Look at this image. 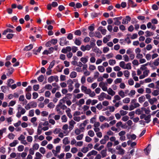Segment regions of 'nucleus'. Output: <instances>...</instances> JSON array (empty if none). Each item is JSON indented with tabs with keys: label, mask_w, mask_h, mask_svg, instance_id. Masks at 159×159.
Returning <instances> with one entry per match:
<instances>
[{
	"label": "nucleus",
	"mask_w": 159,
	"mask_h": 159,
	"mask_svg": "<svg viewBox=\"0 0 159 159\" xmlns=\"http://www.w3.org/2000/svg\"><path fill=\"white\" fill-rule=\"evenodd\" d=\"M140 117L141 119L144 118L145 120V122L147 123H149L151 121V115H150L147 116L145 114H143L140 115Z\"/></svg>",
	"instance_id": "nucleus-4"
},
{
	"label": "nucleus",
	"mask_w": 159,
	"mask_h": 159,
	"mask_svg": "<svg viewBox=\"0 0 159 159\" xmlns=\"http://www.w3.org/2000/svg\"><path fill=\"white\" fill-rule=\"evenodd\" d=\"M80 61L83 63H86L88 61V57H82L80 59Z\"/></svg>",
	"instance_id": "nucleus-41"
},
{
	"label": "nucleus",
	"mask_w": 159,
	"mask_h": 159,
	"mask_svg": "<svg viewBox=\"0 0 159 159\" xmlns=\"http://www.w3.org/2000/svg\"><path fill=\"white\" fill-rule=\"evenodd\" d=\"M120 113L121 116H124L127 114L128 112L123 110H120Z\"/></svg>",
	"instance_id": "nucleus-56"
},
{
	"label": "nucleus",
	"mask_w": 159,
	"mask_h": 159,
	"mask_svg": "<svg viewBox=\"0 0 159 159\" xmlns=\"http://www.w3.org/2000/svg\"><path fill=\"white\" fill-rule=\"evenodd\" d=\"M98 30L100 31L102 34L103 35H105L106 34L107 30L105 29H103L102 27L100 26L98 28Z\"/></svg>",
	"instance_id": "nucleus-25"
},
{
	"label": "nucleus",
	"mask_w": 159,
	"mask_h": 159,
	"mask_svg": "<svg viewBox=\"0 0 159 159\" xmlns=\"http://www.w3.org/2000/svg\"><path fill=\"white\" fill-rule=\"evenodd\" d=\"M150 72V71L149 70H144L143 72V74L145 77H147L148 75V74Z\"/></svg>",
	"instance_id": "nucleus-59"
},
{
	"label": "nucleus",
	"mask_w": 159,
	"mask_h": 159,
	"mask_svg": "<svg viewBox=\"0 0 159 159\" xmlns=\"http://www.w3.org/2000/svg\"><path fill=\"white\" fill-rule=\"evenodd\" d=\"M8 32L13 33V31L12 30L10 29L7 28L3 31V32L2 33V34L4 35H5Z\"/></svg>",
	"instance_id": "nucleus-29"
},
{
	"label": "nucleus",
	"mask_w": 159,
	"mask_h": 159,
	"mask_svg": "<svg viewBox=\"0 0 159 159\" xmlns=\"http://www.w3.org/2000/svg\"><path fill=\"white\" fill-rule=\"evenodd\" d=\"M76 123V122L74 120H71L69 122V129H72L74 127V125H75Z\"/></svg>",
	"instance_id": "nucleus-18"
},
{
	"label": "nucleus",
	"mask_w": 159,
	"mask_h": 159,
	"mask_svg": "<svg viewBox=\"0 0 159 159\" xmlns=\"http://www.w3.org/2000/svg\"><path fill=\"white\" fill-rule=\"evenodd\" d=\"M71 48L70 46H67L66 48H64L62 49L61 52L63 53L66 54L67 52H71Z\"/></svg>",
	"instance_id": "nucleus-15"
},
{
	"label": "nucleus",
	"mask_w": 159,
	"mask_h": 159,
	"mask_svg": "<svg viewBox=\"0 0 159 159\" xmlns=\"http://www.w3.org/2000/svg\"><path fill=\"white\" fill-rule=\"evenodd\" d=\"M63 143L65 145H67L70 143L69 138L67 137L65 138L62 140Z\"/></svg>",
	"instance_id": "nucleus-26"
},
{
	"label": "nucleus",
	"mask_w": 159,
	"mask_h": 159,
	"mask_svg": "<svg viewBox=\"0 0 159 159\" xmlns=\"http://www.w3.org/2000/svg\"><path fill=\"white\" fill-rule=\"evenodd\" d=\"M145 98L144 96H142L139 98V101L140 103H142L145 101Z\"/></svg>",
	"instance_id": "nucleus-38"
},
{
	"label": "nucleus",
	"mask_w": 159,
	"mask_h": 159,
	"mask_svg": "<svg viewBox=\"0 0 159 159\" xmlns=\"http://www.w3.org/2000/svg\"><path fill=\"white\" fill-rule=\"evenodd\" d=\"M58 80V77L57 76H51L48 79V81L50 83H51L53 81H55L57 82Z\"/></svg>",
	"instance_id": "nucleus-9"
},
{
	"label": "nucleus",
	"mask_w": 159,
	"mask_h": 159,
	"mask_svg": "<svg viewBox=\"0 0 159 159\" xmlns=\"http://www.w3.org/2000/svg\"><path fill=\"white\" fill-rule=\"evenodd\" d=\"M75 43L76 45L80 46L81 45V42L79 39H76L75 41Z\"/></svg>",
	"instance_id": "nucleus-58"
},
{
	"label": "nucleus",
	"mask_w": 159,
	"mask_h": 159,
	"mask_svg": "<svg viewBox=\"0 0 159 159\" xmlns=\"http://www.w3.org/2000/svg\"><path fill=\"white\" fill-rule=\"evenodd\" d=\"M18 112L16 114V116L19 118L21 115L24 114L26 112L25 109L22 107L20 105H19L17 107Z\"/></svg>",
	"instance_id": "nucleus-3"
},
{
	"label": "nucleus",
	"mask_w": 159,
	"mask_h": 159,
	"mask_svg": "<svg viewBox=\"0 0 159 159\" xmlns=\"http://www.w3.org/2000/svg\"><path fill=\"white\" fill-rule=\"evenodd\" d=\"M77 76V73L75 71L72 72L70 75V77L71 78H75Z\"/></svg>",
	"instance_id": "nucleus-37"
},
{
	"label": "nucleus",
	"mask_w": 159,
	"mask_h": 159,
	"mask_svg": "<svg viewBox=\"0 0 159 159\" xmlns=\"http://www.w3.org/2000/svg\"><path fill=\"white\" fill-rule=\"evenodd\" d=\"M19 100L20 101L23 102L22 104L23 105H26L27 103V101L25 98L24 96L23 95H22L20 96Z\"/></svg>",
	"instance_id": "nucleus-16"
},
{
	"label": "nucleus",
	"mask_w": 159,
	"mask_h": 159,
	"mask_svg": "<svg viewBox=\"0 0 159 159\" xmlns=\"http://www.w3.org/2000/svg\"><path fill=\"white\" fill-rule=\"evenodd\" d=\"M122 81V79L120 78H118L116 79L114 81L115 84H117L118 83H120Z\"/></svg>",
	"instance_id": "nucleus-47"
},
{
	"label": "nucleus",
	"mask_w": 159,
	"mask_h": 159,
	"mask_svg": "<svg viewBox=\"0 0 159 159\" xmlns=\"http://www.w3.org/2000/svg\"><path fill=\"white\" fill-rule=\"evenodd\" d=\"M123 59L125 62H128L129 60V58L128 56L126 54L124 55L123 56Z\"/></svg>",
	"instance_id": "nucleus-50"
},
{
	"label": "nucleus",
	"mask_w": 159,
	"mask_h": 159,
	"mask_svg": "<svg viewBox=\"0 0 159 159\" xmlns=\"http://www.w3.org/2000/svg\"><path fill=\"white\" fill-rule=\"evenodd\" d=\"M82 91L85 94L89 95L91 97H93L95 95V93L94 91H92L89 88L87 89V87L84 85H82L81 87Z\"/></svg>",
	"instance_id": "nucleus-2"
},
{
	"label": "nucleus",
	"mask_w": 159,
	"mask_h": 159,
	"mask_svg": "<svg viewBox=\"0 0 159 159\" xmlns=\"http://www.w3.org/2000/svg\"><path fill=\"white\" fill-rule=\"evenodd\" d=\"M100 154L102 158L106 157L107 155V150L104 149L102 150L100 152Z\"/></svg>",
	"instance_id": "nucleus-22"
},
{
	"label": "nucleus",
	"mask_w": 159,
	"mask_h": 159,
	"mask_svg": "<svg viewBox=\"0 0 159 159\" xmlns=\"http://www.w3.org/2000/svg\"><path fill=\"white\" fill-rule=\"evenodd\" d=\"M15 136V135L12 133L9 134L7 136L8 138L10 139H13Z\"/></svg>",
	"instance_id": "nucleus-54"
},
{
	"label": "nucleus",
	"mask_w": 159,
	"mask_h": 159,
	"mask_svg": "<svg viewBox=\"0 0 159 159\" xmlns=\"http://www.w3.org/2000/svg\"><path fill=\"white\" fill-rule=\"evenodd\" d=\"M152 95L154 96H157L159 94V91L157 90H155L152 93Z\"/></svg>",
	"instance_id": "nucleus-48"
},
{
	"label": "nucleus",
	"mask_w": 159,
	"mask_h": 159,
	"mask_svg": "<svg viewBox=\"0 0 159 159\" xmlns=\"http://www.w3.org/2000/svg\"><path fill=\"white\" fill-rule=\"evenodd\" d=\"M157 99L156 98H150L148 100V102L151 105L153 104L155 102L157 101Z\"/></svg>",
	"instance_id": "nucleus-30"
},
{
	"label": "nucleus",
	"mask_w": 159,
	"mask_h": 159,
	"mask_svg": "<svg viewBox=\"0 0 159 159\" xmlns=\"http://www.w3.org/2000/svg\"><path fill=\"white\" fill-rule=\"evenodd\" d=\"M108 93L112 96L116 94V92L114 91L111 88H109L107 91Z\"/></svg>",
	"instance_id": "nucleus-20"
},
{
	"label": "nucleus",
	"mask_w": 159,
	"mask_h": 159,
	"mask_svg": "<svg viewBox=\"0 0 159 159\" xmlns=\"http://www.w3.org/2000/svg\"><path fill=\"white\" fill-rule=\"evenodd\" d=\"M98 69L100 72H103L105 71V68L102 66H98Z\"/></svg>",
	"instance_id": "nucleus-35"
},
{
	"label": "nucleus",
	"mask_w": 159,
	"mask_h": 159,
	"mask_svg": "<svg viewBox=\"0 0 159 159\" xmlns=\"http://www.w3.org/2000/svg\"><path fill=\"white\" fill-rule=\"evenodd\" d=\"M62 122H66L67 121V118L65 115H63L61 117Z\"/></svg>",
	"instance_id": "nucleus-55"
},
{
	"label": "nucleus",
	"mask_w": 159,
	"mask_h": 159,
	"mask_svg": "<svg viewBox=\"0 0 159 159\" xmlns=\"http://www.w3.org/2000/svg\"><path fill=\"white\" fill-rule=\"evenodd\" d=\"M121 98L118 95H115L114 97V99L113 100V103L116 102L117 101H120Z\"/></svg>",
	"instance_id": "nucleus-21"
},
{
	"label": "nucleus",
	"mask_w": 159,
	"mask_h": 159,
	"mask_svg": "<svg viewBox=\"0 0 159 159\" xmlns=\"http://www.w3.org/2000/svg\"><path fill=\"white\" fill-rule=\"evenodd\" d=\"M30 104L31 105V107L32 108H34L36 107L37 106V103L34 101H32L30 102Z\"/></svg>",
	"instance_id": "nucleus-53"
},
{
	"label": "nucleus",
	"mask_w": 159,
	"mask_h": 159,
	"mask_svg": "<svg viewBox=\"0 0 159 159\" xmlns=\"http://www.w3.org/2000/svg\"><path fill=\"white\" fill-rule=\"evenodd\" d=\"M34 111L33 109L29 111L28 116L30 117H32L34 116Z\"/></svg>",
	"instance_id": "nucleus-64"
},
{
	"label": "nucleus",
	"mask_w": 159,
	"mask_h": 159,
	"mask_svg": "<svg viewBox=\"0 0 159 159\" xmlns=\"http://www.w3.org/2000/svg\"><path fill=\"white\" fill-rule=\"evenodd\" d=\"M116 126L118 128H119L120 127L122 128L123 127L122 122L120 121L118 122L116 124Z\"/></svg>",
	"instance_id": "nucleus-62"
},
{
	"label": "nucleus",
	"mask_w": 159,
	"mask_h": 159,
	"mask_svg": "<svg viewBox=\"0 0 159 159\" xmlns=\"http://www.w3.org/2000/svg\"><path fill=\"white\" fill-rule=\"evenodd\" d=\"M109 64L111 66H113L116 64V62L115 60L110 59L108 61Z\"/></svg>",
	"instance_id": "nucleus-43"
},
{
	"label": "nucleus",
	"mask_w": 159,
	"mask_h": 159,
	"mask_svg": "<svg viewBox=\"0 0 159 159\" xmlns=\"http://www.w3.org/2000/svg\"><path fill=\"white\" fill-rule=\"evenodd\" d=\"M100 126V123L99 122H96L93 124V127H94L93 129L95 132H99L100 130L99 128Z\"/></svg>",
	"instance_id": "nucleus-8"
},
{
	"label": "nucleus",
	"mask_w": 159,
	"mask_h": 159,
	"mask_svg": "<svg viewBox=\"0 0 159 159\" xmlns=\"http://www.w3.org/2000/svg\"><path fill=\"white\" fill-rule=\"evenodd\" d=\"M69 43V41H66V39L65 37H62L60 39V45L61 46H63L64 45H66Z\"/></svg>",
	"instance_id": "nucleus-11"
},
{
	"label": "nucleus",
	"mask_w": 159,
	"mask_h": 159,
	"mask_svg": "<svg viewBox=\"0 0 159 159\" xmlns=\"http://www.w3.org/2000/svg\"><path fill=\"white\" fill-rule=\"evenodd\" d=\"M91 48V46L89 44L85 46L84 45H82L81 46L80 48V49L83 52H84L86 50L89 51Z\"/></svg>",
	"instance_id": "nucleus-14"
},
{
	"label": "nucleus",
	"mask_w": 159,
	"mask_h": 159,
	"mask_svg": "<svg viewBox=\"0 0 159 159\" xmlns=\"http://www.w3.org/2000/svg\"><path fill=\"white\" fill-rule=\"evenodd\" d=\"M66 103V105L68 106H70L72 104L71 101L69 99H68V98L67 96H65L63 97L61 99H60L57 105L55 108V110L57 112V113L59 115H62L63 114L64 111H62L61 110V109L63 110L65 109L67 110L69 107H67L65 103Z\"/></svg>",
	"instance_id": "nucleus-1"
},
{
	"label": "nucleus",
	"mask_w": 159,
	"mask_h": 159,
	"mask_svg": "<svg viewBox=\"0 0 159 159\" xmlns=\"http://www.w3.org/2000/svg\"><path fill=\"white\" fill-rule=\"evenodd\" d=\"M145 33L146 34V35H145V36L146 37L151 36L153 35V33L152 32L148 30L147 31L145 32Z\"/></svg>",
	"instance_id": "nucleus-46"
},
{
	"label": "nucleus",
	"mask_w": 159,
	"mask_h": 159,
	"mask_svg": "<svg viewBox=\"0 0 159 159\" xmlns=\"http://www.w3.org/2000/svg\"><path fill=\"white\" fill-rule=\"evenodd\" d=\"M42 48V46H40L37 50L35 49L33 50L34 53L35 55H37L38 53L40 52Z\"/></svg>",
	"instance_id": "nucleus-28"
},
{
	"label": "nucleus",
	"mask_w": 159,
	"mask_h": 159,
	"mask_svg": "<svg viewBox=\"0 0 159 159\" xmlns=\"http://www.w3.org/2000/svg\"><path fill=\"white\" fill-rule=\"evenodd\" d=\"M107 84L103 81L100 82L99 84V86L102 88L103 91H107Z\"/></svg>",
	"instance_id": "nucleus-7"
},
{
	"label": "nucleus",
	"mask_w": 159,
	"mask_h": 159,
	"mask_svg": "<svg viewBox=\"0 0 159 159\" xmlns=\"http://www.w3.org/2000/svg\"><path fill=\"white\" fill-rule=\"evenodd\" d=\"M54 115V113L50 114L48 116V118L49 119L48 120L49 123L52 124V125H54L55 124V120L52 118H53V116Z\"/></svg>",
	"instance_id": "nucleus-12"
},
{
	"label": "nucleus",
	"mask_w": 159,
	"mask_h": 159,
	"mask_svg": "<svg viewBox=\"0 0 159 159\" xmlns=\"http://www.w3.org/2000/svg\"><path fill=\"white\" fill-rule=\"evenodd\" d=\"M19 143V142L17 140H14L12 143H10L9 145L11 147H14L16 146V145L18 144Z\"/></svg>",
	"instance_id": "nucleus-24"
},
{
	"label": "nucleus",
	"mask_w": 159,
	"mask_h": 159,
	"mask_svg": "<svg viewBox=\"0 0 159 159\" xmlns=\"http://www.w3.org/2000/svg\"><path fill=\"white\" fill-rule=\"evenodd\" d=\"M13 108L12 107H9L8 108V113L9 115H11L13 114Z\"/></svg>",
	"instance_id": "nucleus-61"
},
{
	"label": "nucleus",
	"mask_w": 159,
	"mask_h": 159,
	"mask_svg": "<svg viewBox=\"0 0 159 159\" xmlns=\"http://www.w3.org/2000/svg\"><path fill=\"white\" fill-rule=\"evenodd\" d=\"M88 134V135L91 137H93L95 135L94 132L92 130L89 131Z\"/></svg>",
	"instance_id": "nucleus-45"
},
{
	"label": "nucleus",
	"mask_w": 159,
	"mask_h": 159,
	"mask_svg": "<svg viewBox=\"0 0 159 159\" xmlns=\"http://www.w3.org/2000/svg\"><path fill=\"white\" fill-rule=\"evenodd\" d=\"M18 139L20 141L21 143L24 145H26L28 144V142L25 140V136L23 134L20 135Z\"/></svg>",
	"instance_id": "nucleus-6"
},
{
	"label": "nucleus",
	"mask_w": 159,
	"mask_h": 159,
	"mask_svg": "<svg viewBox=\"0 0 159 159\" xmlns=\"http://www.w3.org/2000/svg\"><path fill=\"white\" fill-rule=\"evenodd\" d=\"M39 148V145L37 143H34L32 146V148L34 150H36L38 149Z\"/></svg>",
	"instance_id": "nucleus-31"
},
{
	"label": "nucleus",
	"mask_w": 159,
	"mask_h": 159,
	"mask_svg": "<svg viewBox=\"0 0 159 159\" xmlns=\"http://www.w3.org/2000/svg\"><path fill=\"white\" fill-rule=\"evenodd\" d=\"M116 149L117 150L116 153L118 155H123L125 153V150L122 148L120 145L116 147Z\"/></svg>",
	"instance_id": "nucleus-5"
},
{
	"label": "nucleus",
	"mask_w": 159,
	"mask_h": 159,
	"mask_svg": "<svg viewBox=\"0 0 159 159\" xmlns=\"http://www.w3.org/2000/svg\"><path fill=\"white\" fill-rule=\"evenodd\" d=\"M118 94L122 98H123L125 96V93L123 90H120L119 91Z\"/></svg>",
	"instance_id": "nucleus-36"
},
{
	"label": "nucleus",
	"mask_w": 159,
	"mask_h": 159,
	"mask_svg": "<svg viewBox=\"0 0 159 159\" xmlns=\"http://www.w3.org/2000/svg\"><path fill=\"white\" fill-rule=\"evenodd\" d=\"M98 154V152L94 150H93L89 152L87 155V156L89 157L91 155H96Z\"/></svg>",
	"instance_id": "nucleus-19"
},
{
	"label": "nucleus",
	"mask_w": 159,
	"mask_h": 159,
	"mask_svg": "<svg viewBox=\"0 0 159 159\" xmlns=\"http://www.w3.org/2000/svg\"><path fill=\"white\" fill-rule=\"evenodd\" d=\"M115 104L114 105V106L116 108L118 107L120 105H122V102L120 101H118V102H115Z\"/></svg>",
	"instance_id": "nucleus-63"
},
{
	"label": "nucleus",
	"mask_w": 159,
	"mask_h": 159,
	"mask_svg": "<svg viewBox=\"0 0 159 159\" xmlns=\"http://www.w3.org/2000/svg\"><path fill=\"white\" fill-rule=\"evenodd\" d=\"M109 139V136L107 135H105L104 136L103 139H102L100 140V142L102 144H104L106 143L107 141H108Z\"/></svg>",
	"instance_id": "nucleus-13"
},
{
	"label": "nucleus",
	"mask_w": 159,
	"mask_h": 159,
	"mask_svg": "<svg viewBox=\"0 0 159 159\" xmlns=\"http://www.w3.org/2000/svg\"><path fill=\"white\" fill-rule=\"evenodd\" d=\"M152 24L151 22H148L147 25V28L148 29L151 28L152 30H155L156 29V27L155 25H152Z\"/></svg>",
	"instance_id": "nucleus-17"
},
{
	"label": "nucleus",
	"mask_w": 159,
	"mask_h": 159,
	"mask_svg": "<svg viewBox=\"0 0 159 159\" xmlns=\"http://www.w3.org/2000/svg\"><path fill=\"white\" fill-rule=\"evenodd\" d=\"M34 159H41V158L43 157L42 155L38 152L36 153Z\"/></svg>",
	"instance_id": "nucleus-27"
},
{
	"label": "nucleus",
	"mask_w": 159,
	"mask_h": 159,
	"mask_svg": "<svg viewBox=\"0 0 159 159\" xmlns=\"http://www.w3.org/2000/svg\"><path fill=\"white\" fill-rule=\"evenodd\" d=\"M116 18L113 19V20L115 21L114 24L115 25H120L121 22L117 19H116Z\"/></svg>",
	"instance_id": "nucleus-40"
},
{
	"label": "nucleus",
	"mask_w": 159,
	"mask_h": 159,
	"mask_svg": "<svg viewBox=\"0 0 159 159\" xmlns=\"http://www.w3.org/2000/svg\"><path fill=\"white\" fill-rule=\"evenodd\" d=\"M94 36L98 38H102V36L100 33L99 32H95L94 33Z\"/></svg>",
	"instance_id": "nucleus-39"
},
{
	"label": "nucleus",
	"mask_w": 159,
	"mask_h": 159,
	"mask_svg": "<svg viewBox=\"0 0 159 159\" xmlns=\"http://www.w3.org/2000/svg\"><path fill=\"white\" fill-rule=\"evenodd\" d=\"M131 63H128L126 64V66H125L124 69L131 70Z\"/></svg>",
	"instance_id": "nucleus-44"
},
{
	"label": "nucleus",
	"mask_w": 159,
	"mask_h": 159,
	"mask_svg": "<svg viewBox=\"0 0 159 159\" xmlns=\"http://www.w3.org/2000/svg\"><path fill=\"white\" fill-rule=\"evenodd\" d=\"M123 73L125 76L127 78H128L130 75V72L128 70H125L123 71Z\"/></svg>",
	"instance_id": "nucleus-42"
},
{
	"label": "nucleus",
	"mask_w": 159,
	"mask_h": 159,
	"mask_svg": "<svg viewBox=\"0 0 159 159\" xmlns=\"http://www.w3.org/2000/svg\"><path fill=\"white\" fill-rule=\"evenodd\" d=\"M129 3L130 5H132V7H135L137 6V4L135 3L132 1L131 0H129Z\"/></svg>",
	"instance_id": "nucleus-49"
},
{
	"label": "nucleus",
	"mask_w": 159,
	"mask_h": 159,
	"mask_svg": "<svg viewBox=\"0 0 159 159\" xmlns=\"http://www.w3.org/2000/svg\"><path fill=\"white\" fill-rule=\"evenodd\" d=\"M33 45L32 44H30L29 46H26L24 49V50L27 51L30 50L33 48Z\"/></svg>",
	"instance_id": "nucleus-33"
},
{
	"label": "nucleus",
	"mask_w": 159,
	"mask_h": 159,
	"mask_svg": "<svg viewBox=\"0 0 159 159\" xmlns=\"http://www.w3.org/2000/svg\"><path fill=\"white\" fill-rule=\"evenodd\" d=\"M130 101V99L129 98H124L123 100V102L124 103L127 104L129 103Z\"/></svg>",
	"instance_id": "nucleus-57"
},
{
	"label": "nucleus",
	"mask_w": 159,
	"mask_h": 159,
	"mask_svg": "<svg viewBox=\"0 0 159 159\" xmlns=\"http://www.w3.org/2000/svg\"><path fill=\"white\" fill-rule=\"evenodd\" d=\"M71 111V109L69 108H68V109L66 110V112L67 116L70 119L72 117V116L70 113Z\"/></svg>",
	"instance_id": "nucleus-23"
},
{
	"label": "nucleus",
	"mask_w": 159,
	"mask_h": 159,
	"mask_svg": "<svg viewBox=\"0 0 159 159\" xmlns=\"http://www.w3.org/2000/svg\"><path fill=\"white\" fill-rule=\"evenodd\" d=\"M99 120L101 122H102L105 120H108L104 116H99Z\"/></svg>",
	"instance_id": "nucleus-34"
},
{
	"label": "nucleus",
	"mask_w": 159,
	"mask_h": 159,
	"mask_svg": "<svg viewBox=\"0 0 159 159\" xmlns=\"http://www.w3.org/2000/svg\"><path fill=\"white\" fill-rule=\"evenodd\" d=\"M96 69V66L93 65H91L89 66V69L91 71L93 70Z\"/></svg>",
	"instance_id": "nucleus-60"
},
{
	"label": "nucleus",
	"mask_w": 159,
	"mask_h": 159,
	"mask_svg": "<svg viewBox=\"0 0 159 159\" xmlns=\"http://www.w3.org/2000/svg\"><path fill=\"white\" fill-rule=\"evenodd\" d=\"M109 126V125L106 122L102 124L100 127L102 129H103L105 128H108Z\"/></svg>",
	"instance_id": "nucleus-32"
},
{
	"label": "nucleus",
	"mask_w": 159,
	"mask_h": 159,
	"mask_svg": "<svg viewBox=\"0 0 159 159\" xmlns=\"http://www.w3.org/2000/svg\"><path fill=\"white\" fill-rule=\"evenodd\" d=\"M67 82L69 84L68 86V90L70 92H71L74 89V86L73 85V81L70 79H69L68 80Z\"/></svg>",
	"instance_id": "nucleus-10"
},
{
	"label": "nucleus",
	"mask_w": 159,
	"mask_h": 159,
	"mask_svg": "<svg viewBox=\"0 0 159 159\" xmlns=\"http://www.w3.org/2000/svg\"><path fill=\"white\" fill-rule=\"evenodd\" d=\"M24 146L22 145L19 146L17 147V150L19 152H21L24 149Z\"/></svg>",
	"instance_id": "nucleus-51"
},
{
	"label": "nucleus",
	"mask_w": 159,
	"mask_h": 159,
	"mask_svg": "<svg viewBox=\"0 0 159 159\" xmlns=\"http://www.w3.org/2000/svg\"><path fill=\"white\" fill-rule=\"evenodd\" d=\"M113 145V143L111 141H109L107 143L106 145V147L108 148H111Z\"/></svg>",
	"instance_id": "nucleus-52"
}]
</instances>
